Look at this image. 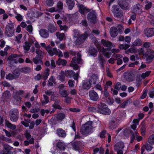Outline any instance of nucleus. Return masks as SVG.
Segmentation results:
<instances>
[{
    "label": "nucleus",
    "mask_w": 154,
    "mask_h": 154,
    "mask_svg": "<svg viewBox=\"0 0 154 154\" xmlns=\"http://www.w3.org/2000/svg\"><path fill=\"white\" fill-rule=\"evenodd\" d=\"M20 71L21 73L25 74H28L30 72L31 68L29 67H25L20 68Z\"/></svg>",
    "instance_id": "obj_31"
},
{
    "label": "nucleus",
    "mask_w": 154,
    "mask_h": 154,
    "mask_svg": "<svg viewBox=\"0 0 154 154\" xmlns=\"http://www.w3.org/2000/svg\"><path fill=\"white\" fill-rule=\"evenodd\" d=\"M19 112L16 109H13L10 111L9 116L10 120L13 122H16L19 118Z\"/></svg>",
    "instance_id": "obj_3"
},
{
    "label": "nucleus",
    "mask_w": 154,
    "mask_h": 154,
    "mask_svg": "<svg viewBox=\"0 0 154 154\" xmlns=\"http://www.w3.org/2000/svg\"><path fill=\"white\" fill-rule=\"evenodd\" d=\"M57 135L60 137L65 138L66 134L65 131L61 128H59L57 130Z\"/></svg>",
    "instance_id": "obj_23"
},
{
    "label": "nucleus",
    "mask_w": 154,
    "mask_h": 154,
    "mask_svg": "<svg viewBox=\"0 0 154 154\" xmlns=\"http://www.w3.org/2000/svg\"><path fill=\"white\" fill-rule=\"evenodd\" d=\"M79 11L80 13L82 15L85 13L89 12L90 11L89 9L85 7L82 4L79 5Z\"/></svg>",
    "instance_id": "obj_14"
},
{
    "label": "nucleus",
    "mask_w": 154,
    "mask_h": 154,
    "mask_svg": "<svg viewBox=\"0 0 154 154\" xmlns=\"http://www.w3.org/2000/svg\"><path fill=\"white\" fill-rule=\"evenodd\" d=\"M52 107L54 108L55 110L60 109H62V107L59 104V102L57 101H55L54 103L52 104Z\"/></svg>",
    "instance_id": "obj_35"
},
{
    "label": "nucleus",
    "mask_w": 154,
    "mask_h": 154,
    "mask_svg": "<svg viewBox=\"0 0 154 154\" xmlns=\"http://www.w3.org/2000/svg\"><path fill=\"white\" fill-rule=\"evenodd\" d=\"M25 45L23 46L24 49L27 51H28L30 49L31 44L29 42H25Z\"/></svg>",
    "instance_id": "obj_42"
},
{
    "label": "nucleus",
    "mask_w": 154,
    "mask_h": 154,
    "mask_svg": "<svg viewBox=\"0 0 154 154\" xmlns=\"http://www.w3.org/2000/svg\"><path fill=\"white\" fill-rule=\"evenodd\" d=\"M57 7L59 11H61L63 8V2L61 1H59L57 4Z\"/></svg>",
    "instance_id": "obj_48"
},
{
    "label": "nucleus",
    "mask_w": 154,
    "mask_h": 154,
    "mask_svg": "<svg viewBox=\"0 0 154 154\" xmlns=\"http://www.w3.org/2000/svg\"><path fill=\"white\" fill-rule=\"evenodd\" d=\"M13 148L9 146L8 145H5L4 146L3 154H11V150Z\"/></svg>",
    "instance_id": "obj_24"
},
{
    "label": "nucleus",
    "mask_w": 154,
    "mask_h": 154,
    "mask_svg": "<svg viewBox=\"0 0 154 154\" xmlns=\"http://www.w3.org/2000/svg\"><path fill=\"white\" fill-rule=\"evenodd\" d=\"M98 60L100 63V64L102 66H103L104 63L105 62L103 56L101 55H99L98 56Z\"/></svg>",
    "instance_id": "obj_50"
},
{
    "label": "nucleus",
    "mask_w": 154,
    "mask_h": 154,
    "mask_svg": "<svg viewBox=\"0 0 154 154\" xmlns=\"http://www.w3.org/2000/svg\"><path fill=\"white\" fill-rule=\"evenodd\" d=\"M103 95L102 99H105L107 98L109 95V93L107 91V89L105 88L104 89L103 93Z\"/></svg>",
    "instance_id": "obj_53"
},
{
    "label": "nucleus",
    "mask_w": 154,
    "mask_h": 154,
    "mask_svg": "<svg viewBox=\"0 0 154 154\" xmlns=\"http://www.w3.org/2000/svg\"><path fill=\"white\" fill-rule=\"evenodd\" d=\"M39 33L40 36L45 38H48L49 35L48 30L44 29H40L39 31Z\"/></svg>",
    "instance_id": "obj_18"
},
{
    "label": "nucleus",
    "mask_w": 154,
    "mask_h": 154,
    "mask_svg": "<svg viewBox=\"0 0 154 154\" xmlns=\"http://www.w3.org/2000/svg\"><path fill=\"white\" fill-rule=\"evenodd\" d=\"M131 101L130 100H128L122 103L121 104L120 107L121 108H125L128 105V103H131Z\"/></svg>",
    "instance_id": "obj_49"
},
{
    "label": "nucleus",
    "mask_w": 154,
    "mask_h": 154,
    "mask_svg": "<svg viewBox=\"0 0 154 154\" xmlns=\"http://www.w3.org/2000/svg\"><path fill=\"white\" fill-rule=\"evenodd\" d=\"M144 32V34L147 38L152 37L154 35V28L145 29Z\"/></svg>",
    "instance_id": "obj_12"
},
{
    "label": "nucleus",
    "mask_w": 154,
    "mask_h": 154,
    "mask_svg": "<svg viewBox=\"0 0 154 154\" xmlns=\"http://www.w3.org/2000/svg\"><path fill=\"white\" fill-rule=\"evenodd\" d=\"M140 7V5L139 3L135 5H134L133 7L132 8L133 12L136 14H141L142 13V11Z\"/></svg>",
    "instance_id": "obj_13"
},
{
    "label": "nucleus",
    "mask_w": 154,
    "mask_h": 154,
    "mask_svg": "<svg viewBox=\"0 0 154 154\" xmlns=\"http://www.w3.org/2000/svg\"><path fill=\"white\" fill-rule=\"evenodd\" d=\"M6 79L9 80H11L13 79H15L13 74H11V73H9L6 76Z\"/></svg>",
    "instance_id": "obj_60"
},
{
    "label": "nucleus",
    "mask_w": 154,
    "mask_h": 154,
    "mask_svg": "<svg viewBox=\"0 0 154 154\" xmlns=\"http://www.w3.org/2000/svg\"><path fill=\"white\" fill-rule=\"evenodd\" d=\"M99 80L98 76L97 74H94L92 75L88 80L90 81L91 85H95Z\"/></svg>",
    "instance_id": "obj_21"
},
{
    "label": "nucleus",
    "mask_w": 154,
    "mask_h": 154,
    "mask_svg": "<svg viewBox=\"0 0 154 154\" xmlns=\"http://www.w3.org/2000/svg\"><path fill=\"white\" fill-rule=\"evenodd\" d=\"M50 71V69L48 68H47L44 74L42 76L43 79L45 80H46L48 79Z\"/></svg>",
    "instance_id": "obj_40"
},
{
    "label": "nucleus",
    "mask_w": 154,
    "mask_h": 154,
    "mask_svg": "<svg viewBox=\"0 0 154 154\" xmlns=\"http://www.w3.org/2000/svg\"><path fill=\"white\" fill-rule=\"evenodd\" d=\"M98 51L96 48L93 46H90L89 49V54L92 56L96 57L97 56Z\"/></svg>",
    "instance_id": "obj_22"
},
{
    "label": "nucleus",
    "mask_w": 154,
    "mask_h": 154,
    "mask_svg": "<svg viewBox=\"0 0 154 154\" xmlns=\"http://www.w3.org/2000/svg\"><path fill=\"white\" fill-rule=\"evenodd\" d=\"M56 35L60 41L62 40L65 37V34L63 33H62L60 34H58L57 33H56Z\"/></svg>",
    "instance_id": "obj_54"
},
{
    "label": "nucleus",
    "mask_w": 154,
    "mask_h": 154,
    "mask_svg": "<svg viewBox=\"0 0 154 154\" xmlns=\"http://www.w3.org/2000/svg\"><path fill=\"white\" fill-rule=\"evenodd\" d=\"M109 33L112 37H116L118 35L117 28L114 26L111 27L110 29Z\"/></svg>",
    "instance_id": "obj_20"
},
{
    "label": "nucleus",
    "mask_w": 154,
    "mask_h": 154,
    "mask_svg": "<svg viewBox=\"0 0 154 154\" xmlns=\"http://www.w3.org/2000/svg\"><path fill=\"white\" fill-rule=\"evenodd\" d=\"M64 72L66 74V76L68 77L71 78L75 74V72L72 70H68Z\"/></svg>",
    "instance_id": "obj_34"
},
{
    "label": "nucleus",
    "mask_w": 154,
    "mask_h": 154,
    "mask_svg": "<svg viewBox=\"0 0 154 154\" xmlns=\"http://www.w3.org/2000/svg\"><path fill=\"white\" fill-rule=\"evenodd\" d=\"M32 61L35 64H37L39 63H42V61L41 58H40L38 55H36L35 57L33 58L32 59Z\"/></svg>",
    "instance_id": "obj_38"
},
{
    "label": "nucleus",
    "mask_w": 154,
    "mask_h": 154,
    "mask_svg": "<svg viewBox=\"0 0 154 154\" xmlns=\"http://www.w3.org/2000/svg\"><path fill=\"white\" fill-rule=\"evenodd\" d=\"M5 126L12 130H14L16 128V125L11 124L9 121L6 119L5 120Z\"/></svg>",
    "instance_id": "obj_26"
},
{
    "label": "nucleus",
    "mask_w": 154,
    "mask_h": 154,
    "mask_svg": "<svg viewBox=\"0 0 154 154\" xmlns=\"http://www.w3.org/2000/svg\"><path fill=\"white\" fill-rule=\"evenodd\" d=\"M81 61L82 59L80 57H75L72 58L71 63V64L73 63L76 64V63L80 64Z\"/></svg>",
    "instance_id": "obj_37"
},
{
    "label": "nucleus",
    "mask_w": 154,
    "mask_h": 154,
    "mask_svg": "<svg viewBox=\"0 0 154 154\" xmlns=\"http://www.w3.org/2000/svg\"><path fill=\"white\" fill-rule=\"evenodd\" d=\"M131 1V0H119L118 4L122 9L127 10L129 9Z\"/></svg>",
    "instance_id": "obj_6"
},
{
    "label": "nucleus",
    "mask_w": 154,
    "mask_h": 154,
    "mask_svg": "<svg viewBox=\"0 0 154 154\" xmlns=\"http://www.w3.org/2000/svg\"><path fill=\"white\" fill-rule=\"evenodd\" d=\"M106 102L108 104L112 105L114 102V100L112 98L108 97V99L106 100Z\"/></svg>",
    "instance_id": "obj_62"
},
{
    "label": "nucleus",
    "mask_w": 154,
    "mask_h": 154,
    "mask_svg": "<svg viewBox=\"0 0 154 154\" xmlns=\"http://www.w3.org/2000/svg\"><path fill=\"white\" fill-rule=\"evenodd\" d=\"M150 144H147L146 146V149L148 151H150L152 149L153 147Z\"/></svg>",
    "instance_id": "obj_64"
},
{
    "label": "nucleus",
    "mask_w": 154,
    "mask_h": 154,
    "mask_svg": "<svg viewBox=\"0 0 154 154\" xmlns=\"http://www.w3.org/2000/svg\"><path fill=\"white\" fill-rule=\"evenodd\" d=\"M66 74L64 71H62L59 75V80L61 82H64L65 80Z\"/></svg>",
    "instance_id": "obj_47"
},
{
    "label": "nucleus",
    "mask_w": 154,
    "mask_h": 154,
    "mask_svg": "<svg viewBox=\"0 0 154 154\" xmlns=\"http://www.w3.org/2000/svg\"><path fill=\"white\" fill-rule=\"evenodd\" d=\"M115 17L120 18L122 17L123 15L122 11L119 9L117 10L116 12L113 13Z\"/></svg>",
    "instance_id": "obj_30"
},
{
    "label": "nucleus",
    "mask_w": 154,
    "mask_h": 154,
    "mask_svg": "<svg viewBox=\"0 0 154 154\" xmlns=\"http://www.w3.org/2000/svg\"><path fill=\"white\" fill-rule=\"evenodd\" d=\"M125 79L128 82H132L134 80L135 75L133 71L125 72L123 75Z\"/></svg>",
    "instance_id": "obj_7"
},
{
    "label": "nucleus",
    "mask_w": 154,
    "mask_h": 154,
    "mask_svg": "<svg viewBox=\"0 0 154 154\" xmlns=\"http://www.w3.org/2000/svg\"><path fill=\"white\" fill-rule=\"evenodd\" d=\"M143 55L146 58V61L149 63L154 58V51L152 49H149Z\"/></svg>",
    "instance_id": "obj_4"
},
{
    "label": "nucleus",
    "mask_w": 154,
    "mask_h": 154,
    "mask_svg": "<svg viewBox=\"0 0 154 154\" xmlns=\"http://www.w3.org/2000/svg\"><path fill=\"white\" fill-rule=\"evenodd\" d=\"M57 29L52 24H50L48 26V31L51 33L55 32Z\"/></svg>",
    "instance_id": "obj_39"
},
{
    "label": "nucleus",
    "mask_w": 154,
    "mask_h": 154,
    "mask_svg": "<svg viewBox=\"0 0 154 154\" xmlns=\"http://www.w3.org/2000/svg\"><path fill=\"white\" fill-rule=\"evenodd\" d=\"M14 26L12 23H8L5 27V33L8 37H12L14 34Z\"/></svg>",
    "instance_id": "obj_2"
},
{
    "label": "nucleus",
    "mask_w": 154,
    "mask_h": 154,
    "mask_svg": "<svg viewBox=\"0 0 154 154\" xmlns=\"http://www.w3.org/2000/svg\"><path fill=\"white\" fill-rule=\"evenodd\" d=\"M35 52L36 54H37V55H38L39 57L40 58H41L42 57H43L44 52L41 50L39 49H36Z\"/></svg>",
    "instance_id": "obj_52"
},
{
    "label": "nucleus",
    "mask_w": 154,
    "mask_h": 154,
    "mask_svg": "<svg viewBox=\"0 0 154 154\" xmlns=\"http://www.w3.org/2000/svg\"><path fill=\"white\" fill-rule=\"evenodd\" d=\"M64 85L63 84H61L59 85V91L60 94L63 97H67L69 94L68 91L64 89Z\"/></svg>",
    "instance_id": "obj_10"
},
{
    "label": "nucleus",
    "mask_w": 154,
    "mask_h": 154,
    "mask_svg": "<svg viewBox=\"0 0 154 154\" xmlns=\"http://www.w3.org/2000/svg\"><path fill=\"white\" fill-rule=\"evenodd\" d=\"M87 18L91 23L94 24L96 23L97 17L94 11L89 12L87 15Z\"/></svg>",
    "instance_id": "obj_8"
},
{
    "label": "nucleus",
    "mask_w": 154,
    "mask_h": 154,
    "mask_svg": "<svg viewBox=\"0 0 154 154\" xmlns=\"http://www.w3.org/2000/svg\"><path fill=\"white\" fill-rule=\"evenodd\" d=\"M66 2L68 6L69 10H71L72 9L75 5V2L73 0H66Z\"/></svg>",
    "instance_id": "obj_27"
},
{
    "label": "nucleus",
    "mask_w": 154,
    "mask_h": 154,
    "mask_svg": "<svg viewBox=\"0 0 154 154\" xmlns=\"http://www.w3.org/2000/svg\"><path fill=\"white\" fill-rule=\"evenodd\" d=\"M98 113L105 115H109L111 110L108 108V106L105 103H100L97 105Z\"/></svg>",
    "instance_id": "obj_1"
},
{
    "label": "nucleus",
    "mask_w": 154,
    "mask_h": 154,
    "mask_svg": "<svg viewBox=\"0 0 154 154\" xmlns=\"http://www.w3.org/2000/svg\"><path fill=\"white\" fill-rule=\"evenodd\" d=\"M75 37L76 38L75 41L76 45H80L83 43L88 38V35L86 33L85 34H80L78 33L77 35Z\"/></svg>",
    "instance_id": "obj_5"
},
{
    "label": "nucleus",
    "mask_w": 154,
    "mask_h": 154,
    "mask_svg": "<svg viewBox=\"0 0 154 154\" xmlns=\"http://www.w3.org/2000/svg\"><path fill=\"white\" fill-rule=\"evenodd\" d=\"M88 111L95 113H98V109L94 107H90L88 108Z\"/></svg>",
    "instance_id": "obj_56"
},
{
    "label": "nucleus",
    "mask_w": 154,
    "mask_h": 154,
    "mask_svg": "<svg viewBox=\"0 0 154 154\" xmlns=\"http://www.w3.org/2000/svg\"><path fill=\"white\" fill-rule=\"evenodd\" d=\"M11 94L10 92L8 91H6L3 94L2 97L5 99H8L10 97Z\"/></svg>",
    "instance_id": "obj_41"
},
{
    "label": "nucleus",
    "mask_w": 154,
    "mask_h": 154,
    "mask_svg": "<svg viewBox=\"0 0 154 154\" xmlns=\"http://www.w3.org/2000/svg\"><path fill=\"white\" fill-rule=\"evenodd\" d=\"M20 57V55L17 54H13L10 56L9 57L8 59L10 60H14V62L15 63H17V60L14 58H17Z\"/></svg>",
    "instance_id": "obj_43"
},
{
    "label": "nucleus",
    "mask_w": 154,
    "mask_h": 154,
    "mask_svg": "<svg viewBox=\"0 0 154 154\" xmlns=\"http://www.w3.org/2000/svg\"><path fill=\"white\" fill-rule=\"evenodd\" d=\"M130 46V45L128 44H122L119 45V48L121 49L126 50Z\"/></svg>",
    "instance_id": "obj_51"
},
{
    "label": "nucleus",
    "mask_w": 154,
    "mask_h": 154,
    "mask_svg": "<svg viewBox=\"0 0 154 154\" xmlns=\"http://www.w3.org/2000/svg\"><path fill=\"white\" fill-rule=\"evenodd\" d=\"M148 141L151 145H154V134H152L149 136Z\"/></svg>",
    "instance_id": "obj_44"
},
{
    "label": "nucleus",
    "mask_w": 154,
    "mask_h": 154,
    "mask_svg": "<svg viewBox=\"0 0 154 154\" xmlns=\"http://www.w3.org/2000/svg\"><path fill=\"white\" fill-rule=\"evenodd\" d=\"M91 129L87 124L83 125L81 128V133L83 135H87L90 133Z\"/></svg>",
    "instance_id": "obj_9"
},
{
    "label": "nucleus",
    "mask_w": 154,
    "mask_h": 154,
    "mask_svg": "<svg viewBox=\"0 0 154 154\" xmlns=\"http://www.w3.org/2000/svg\"><path fill=\"white\" fill-rule=\"evenodd\" d=\"M20 69H17L14 70L13 74L15 79H17L20 75Z\"/></svg>",
    "instance_id": "obj_36"
},
{
    "label": "nucleus",
    "mask_w": 154,
    "mask_h": 154,
    "mask_svg": "<svg viewBox=\"0 0 154 154\" xmlns=\"http://www.w3.org/2000/svg\"><path fill=\"white\" fill-rule=\"evenodd\" d=\"M45 3L48 7L52 6L54 3L53 0H46Z\"/></svg>",
    "instance_id": "obj_58"
},
{
    "label": "nucleus",
    "mask_w": 154,
    "mask_h": 154,
    "mask_svg": "<svg viewBox=\"0 0 154 154\" xmlns=\"http://www.w3.org/2000/svg\"><path fill=\"white\" fill-rule=\"evenodd\" d=\"M66 117L65 114L62 112L58 113L54 116L55 119L57 121H62L65 119Z\"/></svg>",
    "instance_id": "obj_19"
},
{
    "label": "nucleus",
    "mask_w": 154,
    "mask_h": 154,
    "mask_svg": "<svg viewBox=\"0 0 154 154\" xmlns=\"http://www.w3.org/2000/svg\"><path fill=\"white\" fill-rule=\"evenodd\" d=\"M82 88L86 90H88L91 88L92 85L88 79L83 80L82 82Z\"/></svg>",
    "instance_id": "obj_15"
},
{
    "label": "nucleus",
    "mask_w": 154,
    "mask_h": 154,
    "mask_svg": "<svg viewBox=\"0 0 154 154\" xmlns=\"http://www.w3.org/2000/svg\"><path fill=\"white\" fill-rule=\"evenodd\" d=\"M119 8L118 5H114L112 7L111 11L113 14Z\"/></svg>",
    "instance_id": "obj_61"
},
{
    "label": "nucleus",
    "mask_w": 154,
    "mask_h": 154,
    "mask_svg": "<svg viewBox=\"0 0 154 154\" xmlns=\"http://www.w3.org/2000/svg\"><path fill=\"white\" fill-rule=\"evenodd\" d=\"M143 139V137L140 136L137 133L135 132V135L134 140H137V141L139 142L141 141Z\"/></svg>",
    "instance_id": "obj_55"
},
{
    "label": "nucleus",
    "mask_w": 154,
    "mask_h": 154,
    "mask_svg": "<svg viewBox=\"0 0 154 154\" xmlns=\"http://www.w3.org/2000/svg\"><path fill=\"white\" fill-rule=\"evenodd\" d=\"M117 124L114 120H112L109 122V127L111 129L113 130L116 128Z\"/></svg>",
    "instance_id": "obj_32"
},
{
    "label": "nucleus",
    "mask_w": 154,
    "mask_h": 154,
    "mask_svg": "<svg viewBox=\"0 0 154 154\" xmlns=\"http://www.w3.org/2000/svg\"><path fill=\"white\" fill-rule=\"evenodd\" d=\"M101 43L104 46L107 47V49L108 50L111 49L112 44L111 42L107 40L102 39L101 40Z\"/></svg>",
    "instance_id": "obj_16"
},
{
    "label": "nucleus",
    "mask_w": 154,
    "mask_h": 154,
    "mask_svg": "<svg viewBox=\"0 0 154 154\" xmlns=\"http://www.w3.org/2000/svg\"><path fill=\"white\" fill-rule=\"evenodd\" d=\"M71 144L73 150L76 151H79L80 150L81 145L79 142H74Z\"/></svg>",
    "instance_id": "obj_25"
},
{
    "label": "nucleus",
    "mask_w": 154,
    "mask_h": 154,
    "mask_svg": "<svg viewBox=\"0 0 154 154\" xmlns=\"http://www.w3.org/2000/svg\"><path fill=\"white\" fill-rule=\"evenodd\" d=\"M124 147V145L123 143L120 142L115 144L114 146V150H118L123 149Z\"/></svg>",
    "instance_id": "obj_28"
},
{
    "label": "nucleus",
    "mask_w": 154,
    "mask_h": 154,
    "mask_svg": "<svg viewBox=\"0 0 154 154\" xmlns=\"http://www.w3.org/2000/svg\"><path fill=\"white\" fill-rule=\"evenodd\" d=\"M67 61L64 59L59 58L56 61V64L58 66H60L61 64L63 66H65L67 63Z\"/></svg>",
    "instance_id": "obj_29"
},
{
    "label": "nucleus",
    "mask_w": 154,
    "mask_h": 154,
    "mask_svg": "<svg viewBox=\"0 0 154 154\" xmlns=\"http://www.w3.org/2000/svg\"><path fill=\"white\" fill-rule=\"evenodd\" d=\"M57 147L60 150H64L65 149L63 143L61 141L58 142L57 143Z\"/></svg>",
    "instance_id": "obj_45"
},
{
    "label": "nucleus",
    "mask_w": 154,
    "mask_h": 154,
    "mask_svg": "<svg viewBox=\"0 0 154 154\" xmlns=\"http://www.w3.org/2000/svg\"><path fill=\"white\" fill-rule=\"evenodd\" d=\"M106 133V131L105 130H102L100 133L99 136L101 138H104L105 137V135Z\"/></svg>",
    "instance_id": "obj_59"
},
{
    "label": "nucleus",
    "mask_w": 154,
    "mask_h": 154,
    "mask_svg": "<svg viewBox=\"0 0 154 154\" xmlns=\"http://www.w3.org/2000/svg\"><path fill=\"white\" fill-rule=\"evenodd\" d=\"M130 133L131 134L130 137V143H133L134 139L135 133H134V132L131 130L130 131Z\"/></svg>",
    "instance_id": "obj_57"
},
{
    "label": "nucleus",
    "mask_w": 154,
    "mask_h": 154,
    "mask_svg": "<svg viewBox=\"0 0 154 154\" xmlns=\"http://www.w3.org/2000/svg\"><path fill=\"white\" fill-rule=\"evenodd\" d=\"M43 96L45 100L42 101V105H44L48 103L49 101V97L46 95L44 94Z\"/></svg>",
    "instance_id": "obj_46"
},
{
    "label": "nucleus",
    "mask_w": 154,
    "mask_h": 154,
    "mask_svg": "<svg viewBox=\"0 0 154 154\" xmlns=\"http://www.w3.org/2000/svg\"><path fill=\"white\" fill-rule=\"evenodd\" d=\"M89 95L90 99L93 101H97L99 99L97 93L94 90H91L89 91Z\"/></svg>",
    "instance_id": "obj_11"
},
{
    "label": "nucleus",
    "mask_w": 154,
    "mask_h": 154,
    "mask_svg": "<svg viewBox=\"0 0 154 154\" xmlns=\"http://www.w3.org/2000/svg\"><path fill=\"white\" fill-rule=\"evenodd\" d=\"M46 50L51 56H52L55 54L57 55L58 54V51L56 48H54L52 49V48L51 47H49L46 48Z\"/></svg>",
    "instance_id": "obj_17"
},
{
    "label": "nucleus",
    "mask_w": 154,
    "mask_h": 154,
    "mask_svg": "<svg viewBox=\"0 0 154 154\" xmlns=\"http://www.w3.org/2000/svg\"><path fill=\"white\" fill-rule=\"evenodd\" d=\"M142 44L143 42L142 40L139 38H137L134 41L133 45L134 46H139L142 45Z\"/></svg>",
    "instance_id": "obj_33"
},
{
    "label": "nucleus",
    "mask_w": 154,
    "mask_h": 154,
    "mask_svg": "<svg viewBox=\"0 0 154 154\" xmlns=\"http://www.w3.org/2000/svg\"><path fill=\"white\" fill-rule=\"evenodd\" d=\"M148 92V90L147 89L145 90V91L143 92V94L140 97V98L143 99L145 98L147 96V93Z\"/></svg>",
    "instance_id": "obj_63"
}]
</instances>
